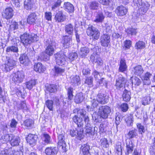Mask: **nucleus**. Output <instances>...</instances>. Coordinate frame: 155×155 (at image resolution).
<instances>
[{"label": "nucleus", "instance_id": "nucleus-1", "mask_svg": "<svg viewBox=\"0 0 155 155\" xmlns=\"http://www.w3.org/2000/svg\"><path fill=\"white\" fill-rule=\"evenodd\" d=\"M111 111V109L107 106H102L98 109V114L96 112H94L93 114L92 117L95 120L98 121L100 118L104 119L107 118Z\"/></svg>", "mask_w": 155, "mask_h": 155}, {"label": "nucleus", "instance_id": "nucleus-2", "mask_svg": "<svg viewBox=\"0 0 155 155\" xmlns=\"http://www.w3.org/2000/svg\"><path fill=\"white\" fill-rule=\"evenodd\" d=\"M20 38L21 42L25 46L37 41V36L34 34H29L25 33L20 36Z\"/></svg>", "mask_w": 155, "mask_h": 155}, {"label": "nucleus", "instance_id": "nucleus-3", "mask_svg": "<svg viewBox=\"0 0 155 155\" xmlns=\"http://www.w3.org/2000/svg\"><path fill=\"white\" fill-rule=\"evenodd\" d=\"M45 44L46 46V53L49 56L52 55L55 48V43L50 39H47L45 42Z\"/></svg>", "mask_w": 155, "mask_h": 155}, {"label": "nucleus", "instance_id": "nucleus-4", "mask_svg": "<svg viewBox=\"0 0 155 155\" xmlns=\"http://www.w3.org/2000/svg\"><path fill=\"white\" fill-rule=\"evenodd\" d=\"M12 81L16 84L22 83L25 78V74L22 71H18L13 73L11 76Z\"/></svg>", "mask_w": 155, "mask_h": 155}, {"label": "nucleus", "instance_id": "nucleus-5", "mask_svg": "<svg viewBox=\"0 0 155 155\" xmlns=\"http://www.w3.org/2000/svg\"><path fill=\"white\" fill-rule=\"evenodd\" d=\"M87 33L93 40H97L100 35V32L97 29L91 25L87 28Z\"/></svg>", "mask_w": 155, "mask_h": 155}, {"label": "nucleus", "instance_id": "nucleus-6", "mask_svg": "<svg viewBox=\"0 0 155 155\" xmlns=\"http://www.w3.org/2000/svg\"><path fill=\"white\" fill-rule=\"evenodd\" d=\"M58 145L62 147L63 150L66 151L67 150V147L65 141V134L64 132H60L57 131Z\"/></svg>", "mask_w": 155, "mask_h": 155}, {"label": "nucleus", "instance_id": "nucleus-7", "mask_svg": "<svg viewBox=\"0 0 155 155\" xmlns=\"http://www.w3.org/2000/svg\"><path fill=\"white\" fill-rule=\"evenodd\" d=\"M70 134L72 137L76 136L77 138L81 140L84 137L83 127H77L75 130L71 129L70 131Z\"/></svg>", "mask_w": 155, "mask_h": 155}, {"label": "nucleus", "instance_id": "nucleus-8", "mask_svg": "<svg viewBox=\"0 0 155 155\" xmlns=\"http://www.w3.org/2000/svg\"><path fill=\"white\" fill-rule=\"evenodd\" d=\"M15 65V61L12 59H10L5 64L2 65V69L3 71L7 72L12 69Z\"/></svg>", "mask_w": 155, "mask_h": 155}, {"label": "nucleus", "instance_id": "nucleus-9", "mask_svg": "<svg viewBox=\"0 0 155 155\" xmlns=\"http://www.w3.org/2000/svg\"><path fill=\"white\" fill-rule=\"evenodd\" d=\"M56 63L59 65H64L65 62V55L62 53H58L54 54Z\"/></svg>", "mask_w": 155, "mask_h": 155}, {"label": "nucleus", "instance_id": "nucleus-10", "mask_svg": "<svg viewBox=\"0 0 155 155\" xmlns=\"http://www.w3.org/2000/svg\"><path fill=\"white\" fill-rule=\"evenodd\" d=\"M13 11L12 8L10 7L6 8L2 12V15L3 18L6 19L11 18L13 15Z\"/></svg>", "mask_w": 155, "mask_h": 155}, {"label": "nucleus", "instance_id": "nucleus-11", "mask_svg": "<svg viewBox=\"0 0 155 155\" xmlns=\"http://www.w3.org/2000/svg\"><path fill=\"white\" fill-rule=\"evenodd\" d=\"M126 78L122 75L120 76L118 78L116 79L115 86L116 88L119 89L123 87L126 82Z\"/></svg>", "mask_w": 155, "mask_h": 155}, {"label": "nucleus", "instance_id": "nucleus-12", "mask_svg": "<svg viewBox=\"0 0 155 155\" xmlns=\"http://www.w3.org/2000/svg\"><path fill=\"white\" fill-rule=\"evenodd\" d=\"M110 37L107 34H104L101 38V45L105 47H107L110 42Z\"/></svg>", "mask_w": 155, "mask_h": 155}, {"label": "nucleus", "instance_id": "nucleus-13", "mask_svg": "<svg viewBox=\"0 0 155 155\" xmlns=\"http://www.w3.org/2000/svg\"><path fill=\"white\" fill-rule=\"evenodd\" d=\"M66 19V16L64 15L62 11H59L56 13L54 17V20L58 22L64 21Z\"/></svg>", "mask_w": 155, "mask_h": 155}, {"label": "nucleus", "instance_id": "nucleus-14", "mask_svg": "<svg viewBox=\"0 0 155 155\" xmlns=\"http://www.w3.org/2000/svg\"><path fill=\"white\" fill-rule=\"evenodd\" d=\"M58 149L55 147H49L46 148L45 153L46 155H56L58 152Z\"/></svg>", "mask_w": 155, "mask_h": 155}, {"label": "nucleus", "instance_id": "nucleus-15", "mask_svg": "<svg viewBox=\"0 0 155 155\" xmlns=\"http://www.w3.org/2000/svg\"><path fill=\"white\" fill-rule=\"evenodd\" d=\"M126 151L125 152V154L128 155L133 150L134 145L130 139L126 140Z\"/></svg>", "mask_w": 155, "mask_h": 155}, {"label": "nucleus", "instance_id": "nucleus-16", "mask_svg": "<svg viewBox=\"0 0 155 155\" xmlns=\"http://www.w3.org/2000/svg\"><path fill=\"white\" fill-rule=\"evenodd\" d=\"M115 12L118 16H123L127 14V9L126 7L122 5H120L117 7Z\"/></svg>", "mask_w": 155, "mask_h": 155}, {"label": "nucleus", "instance_id": "nucleus-17", "mask_svg": "<svg viewBox=\"0 0 155 155\" xmlns=\"http://www.w3.org/2000/svg\"><path fill=\"white\" fill-rule=\"evenodd\" d=\"M127 70V66L126 64L125 60L124 58H121L120 61L119 71L124 73Z\"/></svg>", "mask_w": 155, "mask_h": 155}, {"label": "nucleus", "instance_id": "nucleus-18", "mask_svg": "<svg viewBox=\"0 0 155 155\" xmlns=\"http://www.w3.org/2000/svg\"><path fill=\"white\" fill-rule=\"evenodd\" d=\"M72 37L71 36L65 35L64 37L62 43L64 48H69L72 44Z\"/></svg>", "mask_w": 155, "mask_h": 155}, {"label": "nucleus", "instance_id": "nucleus-19", "mask_svg": "<svg viewBox=\"0 0 155 155\" xmlns=\"http://www.w3.org/2000/svg\"><path fill=\"white\" fill-rule=\"evenodd\" d=\"M37 19L36 14L35 13H32L30 14L27 19V22L29 24L34 25Z\"/></svg>", "mask_w": 155, "mask_h": 155}, {"label": "nucleus", "instance_id": "nucleus-20", "mask_svg": "<svg viewBox=\"0 0 155 155\" xmlns=\"http://www.w3.org/2000/svg\"><path fill=\"white\" fill-rule=\"evenodd\" d=\"M90 149L89 145L87 143L81 145L80 150V154L81 155H87L89 153Z\"/></svg>", "mask_w": 155, "mask_h": 155}, {"label": "nucleus", "instance_id": "nucleus-21", "mask_svg": "<svg viewBox=\"0 0 155 155\" xmlns=\"http://www.w3.org/2000/svg\"><path fill=\"white\" fill-rule=\"evenodd\" d=\"M19 59L20 63L25 66L28 65L30 63L28 57L25 53L21 54Z\"/></svg>", "mask_w": 155, "mask_h": 155}, {"label": "nucleus", "instance_id": "nucleus-22", "mask_svg": "<svg viewBox=\"0 0 155 155\" xmlns=\"http://www.w3.org/2000/svg\"><path fill=\"white\" fill-rule=\"evenodd\" d=\"M107 97L104 94L101 93L99 94L97 96V100L98 103L102 104L106 103L108 101Z\"/></svg>", "mask_w": 155, "mask_h": 155}, {"label": "nucleus", "instance_id": "nucleus-23", "mask_svg": "<svg viewBox=\"0 0 155 155\" xmlns=\"http://www.w3.org/2000/svg\"><path fill=\"white\" fill-rule=\"evenodd\" d=\"M91 50L93 52V53L90 57V59L92 62H94V61L92 59V57H94V60H96L98 58L99 56V48L97 46L95 47L91 48Z\"/></svg>", "mask_w": 155, "mask_h": 155}, {"label": "nucleus", "instance_id": "nucleus-24", "mask_svg": "<svg viewBox=\"0 0 155 155\" xmlns=\"http://www.w3.org/2000/svg\"><path fill=\"white\" fill-rule=\"evenodd\" d=\"M37 138V135H35L31 134H29L26 138V140L30 145L35 144Z\"/></svg>", "mask_w": 155, "mask_h": 155}, {"label": "nucleus", "instance_id": "nucleus-25", "mask_svg": "<svg viewBox=\"0 0 155 155\" xmlns=\"http://www.w3.org/2000/svg\"><path fill=\"white\" fill-rule=\"evenodd\" d=\"M52 70L54 72V75L56 76L62 75L65 71L64 68L58 66H55Z\"/></svg>", "mask_w": 155, "mask_h": 155}, {"label": "nucleus", "instance_id": "nucleus-26", "mask_svg": "<svg viewBox=\"0 0 155 155\" xmlns=\"http://www.w3.org/2000/svg\"><path fill=\"white\" fill-rule=\"evenodd\" d=\"M90 52L89 49L87 47H81L79 52V54L82 58H85Z\"/></svg>", "mask_w": 155, "mask_h": 155}, {"label": "nucleus", "instance_id": "nucleus-27", "mask_svg": "<svg viewBox=\"0 0 155 155\" xmlns=\"http://www.w3.org/2000/svg\"><path fill=\"white\" fill-rule=\"evenodd\" d=\"M63 7L65 10L69 12L72 13L74 11V6L69 2H65Z\"/></svg>", "mask_w": 155, "mask_h": 155}, {"label": "nucleus", "instance_id": "nucleus-28", "mask_svg": "<svg viewBox=\"0 0 155 155\" xmlns=\"http://www.w3.org/2000/svg\"><path fill=\"white\" fill-rule=\"evenodd\" d=\"M104 18L103 14L102 12H99L96 14L94 21L96 23H101L104 21Z\"/></svg>", "mask_w": 155, "mask_h": 155}, {"label": "nucleus", "instance_id": "nucleus-29", "mask_svg": "<svg viewBox=\"0 0 155 155\" xmlns=\"http://www.w3.org/2000/svg\"><path fill=\"white\" fill-rule=\"evenodd\" d=\"M132 71L135 75L137 76L141 75L143 71L142 68L140 65H138L134 67Z\"/></svg>", "mask_w": 155, "mask_h": 155}, {"label": "nucleus", "instance_id": "nucleus-30", "mask_svg": "<svg viewBox=\"0 0 155 155\" xmlns=\"http://www.w3.org/2000/svg\"><path fill=\"white\" fill-rule=\"evenodd\" d=\"M34 69L36 72L42 73L45 71V68L41 63H38L35 65Z\"/></svg>", "mask_w": 155, "mask_h": 155}, {"label": "nucleus", "instance_id": "nucleus-31", "mask_svg": "<svg viewBox=\"0 0 155 155\" xmlns=\"http://www.w3.org/2000/svg\"><path fill=\"white\" fill-rule=\"evenodd\" d=\"M71 82L74 86H77L80 84V80L79 76L76 75L75 76L71 77Z\"/></svg>", "mask_w": 155, "mask_h": 155}, {"label": "nucleus", "instance_id": "nucleus-32", "mask_svg": "<svg viewBox=\"0 0 155 155\" xmlns=\"http://www.w3.org/2000/svg\"><path fill=\"white\" fill-rule=\"evenodd\" d=\"M65 30L66 33L70 35H72L74 31L73 25L71 24L66 25L65 26Z\"/></svg>", "mask_w": 155, "mask_h": 155}, {"label": "nucleus", "instance_id": "nucleus-33", "mask_svg": "<svg viewBox=\"0 0 155 155\" xmlns=\"http://www.w3.org/2000/svg\"><path fill=\"white\" fill-rule=\"evenodd\" d=\"M73 121L77 125L78 127H83V124L82 119L75 115L73 118Z\"/></svg>", "mask_w": 155, "mask_h": 155}, {"label": "nucleus", "instance_id": "nucleus-34", "mask_svg": "<svg viewBox=\"0 0 155 155\" xmlns=\"http://www.w3.org/2000/svg\"><path fill=\"white\" fill-rule=\"evenodd\" d=\"M42 138L45 144H48L51 142V138L48 134L44 133L42 135Z\"/></svg>", "mask_w": 155, "mask_h": 155}, {"label": "nucleus", "instance_id": "nucleus-35", "mask_svg": "<svg viewBox=\"0 0 155 155\" xmlns=\"http://www.w3.org/2000/svg\"><path fill=\"white\" fill-rule=\"evenodd\" d=\"M84 98L83 93H77L75 96L74 101L76 103H79L82 102Z\"/></svg>", "mask_w": 155, "mask_h": 155}, {"label": "nucleus", "instance_id": "nucleus-36", "mask_svg": "<svg viewBox=\"0 0 155 155\" xmlns=\"http://www.w3.org/2000/svg\"><path fill=\"white\" fill-rule=\"evenodd\" d=\"M6 52L9 53H18V49L17 45L10 46L7 47Z\"/></svg>", "mask_w": 155, "mask_h": 155}, {"label": "nucleus", "instance_id": "nucleus-37", "mask_svg": "<svg viewBox=\"0 0 155 155\" xmlns=\"http://www.w3.org/2000/svg\"><path fill=\"white\" fill-rule=\"evenodd\" d=\"M131 92L125 89L123 92V98L124 100L125 101H129L130 98Z\"/></svg>", "mask_w": 155, "mask_h": 155}, {"label": "nucleus", "instance_id": "nucleus-38", "mask_svg": "<svg viewBox=\"0 0 155 155\" xmlns=\"http://www.w3.org/2000/svg\"><path fill=\"white\" fill-rule=\"evenodd\" d=\"M33 4V0H25L24 2L25 8L27 10L31 9Z\"/></svg>", "mask_w": 155, "mask_h": 155}, {"label": "nucleus", "instance_id": "nucleus-39", "mask_svg": "<svg viewBox=\"0 0 155 155\" xmlns=\"http://www.w3.org/2000/svg\"><path fill=\"white\" fill-rule=\"evenodd\" d=\"M19 137L17 136H15L13 135V137L11 139V143L12 146H17L20 142Z\"/></svg>", "mask_w": 155, "mask_h": 155}, {"label": "nucleus", "instance_id": "nucleus-40", "mask_svg": "<svg viewBox=\"0 0 155 155\" xmlns=\"http://www.w3.org/2000/svg\"><path fill=\"white\" fill-rule=\"evenodd\" d=\"M13 137V135L11 134L9 135L8 134H7L3 135L2 137L1 140H2V142L3 143H5L9 141Z\"/></svg>", "mask_w": 155, "mask_h": 155}, {"label": "nucleus", "instance_id": "nucleus-41", "mask_svg": "<svg viewBox=\"0 0 155 155\" xmlns=\"http://www.w3.org/2000/svg\"><path fill=\"white\" fill-rule=\"evenodd\" d=\"M91 102L92 103V107H93V108H91L90 106L87 105V108L88 109V110L94 111V108H97L98 106V101H97V100L94 99L91 101Z\"/></svg>", "mask_w": 155, "mask_h": 155}, {"label": "nucleus", "instance_id": "nucleus-42", "mask_svg": "<svg viewBox=\"0 0 155 155\" xmlns=\"http://www.w3.org/2000/svg\"><path fill=\"white\" fill-rule=\"evenodd\" d=\"M57 86L55 84H51L48 86L46 88L47 91L51 93H54L57 91Z\"/></svg>", "mask_w": 155, "mask_h": 155}, {"label": "nucleus", "instance_id": "nucleus-43", "mask_svg": "<svg viewBox=\"0 0 155 155\" xmlns=\"http://www.w3.org/2000/svg\"><path fill=\"white\" fill-rule=\"evenodd\" d=\"M36 84V81L34 79H31L25 83L27 88L29 90H31Z\"/></svg>", "mask_w": 155, "mask_h": 155}, {"label": "nucleus", "instance_id": "nucleus-44", "mask_svg": "<svg viewBox=\"0 0 155 155\" xmlns=\"http://www.w3.org/2000/svg\"><path fill=\"white\" fill-rule=\"evenodd\" d=\"M125 121L128 126H131L133 121V116L131 114H129L125 118Z\"/></svg>", "mask_w": 155, "mask_h": 155}, {"label": "nucleus", "instance_id": "nucleus-45", "mask_svg": "<svg viewBox=\"0 0 155 155\" xmlns=\"http://www.w3.org/2000/svg\"><path fill=\"white\" fill-rule=\"evenodd\" d=\"M50 56L48 55L45 51V52H42L40 54L39 58L41 60L46 61L49 59Z\"/></svg>", "mask_w": 155, "mask_h": 155}, {"label": "nucleus", "instance_id": "nucleus-46", "mask_svg": "<svg viewBox=\"0 0 155 155\" xmlns=\"http://www.w3.org/2000/svg\"><path fill=\"white\" fill-rule=\"evenodd\" d=\"M93 78L91 77H89L86 78L84 84H87L89 87L93 86Z\"/></svg>", "mask_w": 155, "mask_h": 155}, {"label": "nucleus", "instance_id": "nucleus-47", "mask_svg": "<svg viewBox=\"0 0 155 155\" xmlns=\"http://www.w3.org/2000/svg\"><path fill=\"white\" fill-rule=\"evenodd\" d=\"M131 79L132 85L134 84L135 86H138L141 83L140 80L137 77H132Z\"/></svg>", "mask_w": 155, "mask_h": 155}, {"label": "nucleus", "instance_id": "nucleus-48", "mask_svg": "<svg viewBox=\"0 0 155 155\" xmlns=\"http://www.w3.org/2000/svg\"><path fill=\"white\" fill-rule=\"evenodd\" d=\"M45 104L50 110H53V102L51 100H48L45 101Z\"/></svg>", "mask_w": 155, "mask_h": 155}, {"label": "nucleus", "instance_id": "nucleus-49", "mask_svg": "<svg viewBox=\"0 0 155 155\" xmlns=\"http://www.w3.org/2000/svg\"><path fill=\"white\" fill-rule=\"evenodd\" d=\"M85 132L87 136H90L93 135L94 132L91 125L86 126Z\"/></svg>", "mask_w": 155, "mask_h": 155}, {"label": "nucleus", "instance_id": "nucleus-50", "mask_svg": "<svg viewBox=\"0 0 155 155\" xmlns=\"http://www.w3.org/2000/svg\"><path fill=\"white\" fill-rule=\"evenodd\" d=\"M73 89L72 88L70 87L67 90V94L68 95V100H72L73 97Z\"/></svg>", "mask_w": 155, "mask_h": 155}, {"label": "nucleus", "instance_id": "nucleus-51", "mask_svg": "<svg viewBox=\"0 0 155 155\" xmlns=\"http://www.w3.org/2000/svg\"><path fill=\"white\" fill-rule=\"evenodd\" d=\"M101 145L104 148H107L108 147V143L106 139L104 138L100 140Z\"/></svg>", "mask_w": 155, "mask_h": 155}, {"label": "nucleus", "instance_id": "nucleus-52", "mask_svg": "<svg viewBox=\"0 0 155 155\" xmlns=\"http://www.w3.org/2000/svg\"><path fill=\"white\" fill-rule=\"evenodd\" d=\"M24 124L25 125L28 127H31L34 124V121L32 120L31 119H27L24 121Z\"/></svg>", "mask_w": 155, "mask_h": 155}, {"label": "nucleus", "instance_id": "nucleus-53", "mask_svg": "<svg viewBox=\"0 0 155 155\" xmlns=\"http://www.w3.org/2000/svg\"><path fill=\"white\" fill-rule=\"evenodd\" d=\"M128 135L130 139L135 137L137 135V130L134 129L130 131Z\"/></svg>", "mask_w": 155, "mask_h": 155}, {"label": "nucleus", "instance_id": "nucleus-54", "mask_svg": "<svg viewBox=\"0 0 155 155\" xmlns=\"http://www.w3.org/2000/svg\"><path fill=\"white\" fill-rule=\"evenodd\" d=\"M99 4L95 1L92 2L90 5V7L92 9H97L99 7Z\"/></svg>", "mask_w": 155, "mask_h": 155}, {"label": "nucleus", "instance_id": "nucleus-55", "mask_svg": "<svg viewBox=\"0 0 155 155\" xmlns=\"http://www.w3.org/2000/svg\"><path fill=\"white\" fill-rule=\"evenodd\" d=\"M145 43L141 41H139L137 42L135 47L137 49H142L145 47Z\"/></svg>", "mask_w": 155, "mask_h": 155}, {"label": "nucleus", "instance_id": "nucleus-56", "mask_svg": "<svg viewBox=\"0 0 155 155\" xmlns=\"http://www.w3.org/2000/svg\"><path fill=\"white\" fill-rule=\"evenodd\" d=\"M94 57H92V59L94 61V62L96 63L99 65H102L103 63V61L102 59L100 57V56L96 60H94Z\"/></svg>", "mask_w": 155, "mask_h": 155}, {"label": "nucleus", "instance_id": "nucleus-57", "mask_svg": "<svg viewBox=\"0 0 155 155\" xmlns=\"http://www.w3.org/2000/svg\"><path fill=\"white\" fill-rule=\"evenodd\" d=\"M127 32L128 34H131V35H135L137 33V31L136 29L130 28L127 29Z\"/></svg>", "mask_w": 155, "mask_h": 155}, {"label": "nucleus", "instance_id": "nucleus-58", "mask_svg": "<svg viewBox=\"0 0 155 155\" xmlns=\"http://www.w3.org/2000/svg\"><path fill=\"white\" fill-rule=\"evenodd\" d=\"M137 126L139 133L142 134L143 133H144L145 130L143 126L141 124L138 123L137 124Z\"/></svg>", "mask_w": 155, "mask_h": 155}, {"label": "nucleus", "instance_id": "nucleus-59", "mask_svg": "<svg viewBox=\"0 0 155 155\" xmlns=\"http://www.w3.org/2000/svg\"><path fill=\"white\" fill-rule=\"evenodd\" d=\"M121 143L118 142L116 144L115 149L118 153H120L121 154H122V147Z\"/></svg>", "mask_w": 155, "mask_h": 155}, {"label": "nucleus", "instance_id": "nucleus-60", "mask_svg": "<svg viewBox=\"0 0 155 155\" xmlns=\"http://www.w3.org/2000/svg\"><path fill=\"white\" fill-rule=\"evenodd\" d=\"M78 57V54L76 53H72L69 54V58L71 61H73L76 59Z\"/></svg>", "mask_w": 155, "mask_h": 155}, {"label": "nucleus", "instance_id": "nucleus-61", "mask_svg": "<svg viewBox=\"0 0 155 155\" xmlns=\"http://www.w3.org/2000/svg\"><path fill=\"white\" fill-rule=\"evenodd\" d=\"M120 108L123 112H126L128 109V105L126 103H123L120 105Z\"/></svg>", "mask_w": 155, "mask_h": 155}, {"label": "nucleus", "instance_id": "nucleus-62", "mask_svg": "<svg viewBox=\"0 0 155 155\" xmlns=\"http://www.w3.org/2000/svg\"><path fill=\"white\" fill-rule=\"evenodd\" d=\"M101 73L98 72L96 70H94L92 73V74L93 75L94 77L96 80L97 81L99 79L101 78Z\"/></svg>", "mask_w": 155, "mask_h": 155}, {"label": "nucleus", "instance_id": "nucleus-63", "mask_svg": "<svg viewBox=\"0 0 155 155\" xmlns=\"http://www.w3.org/2000/svg\"><path fill=\"white\" fill-rule=\"evenodd\" d=\"M62 2L61 0H58L57 2H55L52 7V10H54L57 8L59 6Z\"/></svg>", "mask_w": 155, "mask_h": 155}, {"label": "nucleus", "instance_id": "nucleus-64", "mask_svg": "<svg viewBox=\"0 0 155 155\" xmlns=\"http://www.w3.org/2000/svg\"><path fill=\"white\" fill-rule=\"evenodd\" d=\"M97 82L98 83L99 85H101L102 86L105 84L106 87L107 86V82L104 79V78H102L100 79L97 80Z\"/></svg>", "mask_w": 155, "mask_h": 155}]
</instances>
